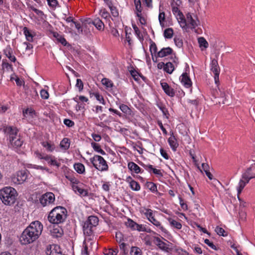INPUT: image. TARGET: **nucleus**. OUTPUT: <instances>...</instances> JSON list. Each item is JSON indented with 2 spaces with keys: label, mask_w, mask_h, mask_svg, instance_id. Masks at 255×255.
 Segmentation results:
<instances>
[{
  "label": "nucleus",
  "mask_w": 255,
  "mask_h": 255,
  "mask_svg": "<svg viewBox=\"0 0 255 255\" xmlns=\"http://www.w3.org/2000/svg\"><path fill=\"white\" fill-rule=\"evenodd\" d=\"M43 226L39 221L32 222L23 231L20 237L22 244L27 245L36 241L42 233Z\"/></svg>",
  "instance_id": "1"
},
{
  "label": "nucleus",
  "mask_w": 255,
  "mask_h": 255,
  "mask_svg": "<svg viewBox=\"0 0 255 255\" xmlns=\"http://www.w3.org/2000/svg\"><path fill=\"white\" fill-rule=\"evenodd\" d=\"M67 211L66 208L57 206L53 208L48 216V221L53 224L63 223L67 218Z\"/></svg>",
  "instance_id": "2"
},
{
  "label": "nucleus",
  "mask_w": 255,
  "mask_h": 255,
  "mask_svg": "<svg viewBox=\"0 0 255 255\" xmlns=\"http://www.w3.org/2000/svg\"><path fill=\"white\" fill-rule=\"evenodd\" d=\"M253 178H255V166L254 164L252 165L242 173L238 185L237 186L238 197L250 180Z\"/></svg>",
  "instance_id": "3"
},
{
  "label": "nucleus",
  "mask_w": 255,
  "mask_h": 255,
  "mask_svg": "<svg viewBox=\"0 0 255 255\" xmlns=\"http://www.w3.org/2000/svg\"><path fill=\"white\" fill-rule=\"evenodd\" d=\"M17 192L11 187H6L0 190V198L2 203L6 205H11L14 203Z\"/></svg>",
  "instance_id": "4"
},
{
  "label": "nucleus",
  "mask_w": 255,
  "mask_h": 255,
  "mask_svg": "<svg viewBox=\"0 0 255 255\" xmlns=\"http://www.w3.org/2000/svg\"><path fill=\"white\" fill-rule=\"evenodd\" d=\"M196 16L188 12L186 14V17L184 15H181V17L178 20V23L183 29L187 30L188 29H194L199 24V21L195 19Z\"/></svg>",
  "instance_id": "5"
},
{
  "label": "nucleus",
  "mask_w": 255,
  "mask_h": 255,
  "mask_svg": "<svg viewBox=\"0 0 255 255\" xmlns=\"http://www.w3.org/2000/svg\"><path fill=\"white\" fill-rule=\"evenodd\" d=\"M90 161L93 166L100 171H106L108 170L109 166L104 158L99 155H95L90 158Z\"/></svg>",
  "instance_id": "6"
},
{
  "label": "nucleus",
  "mask_w": 255,
  "mask_h": 255,
  "mask_svg": "<svg viewBox=\"0 0 255 255\" xmlns=\"http://www.w3.org/2000/svg\"><path fill=\"white\" fill-rule=\"evenodd\" d=\"M40 202L43 206H47L53 203L55 201V195L52 192H47L42 195L39 199Z\"/></svg>",
  "instance_id": "7"
},
{
  "label": "nucleus",
  "mask_w": 255,
  "mask_h": 255,
  "mask_svg": "<svg viewBox=\"0 0 255 255\" xmlns=\"http://www.w3.org/2000/svg\"><path fill=\"white\" fill-rule=\"evenodd\" d=\"M28 174L26 170H21L17 172L16 177L12 178L14 183L19 184L25 181L27 178Z\"/></svg>",
  "instance_id": "8"
},
{
  "label": "nucleus",
  "mask_w": 255,
  "mask_h": 255,
  "mask_svg": "<svg viewBox=\"0 0 255 255\" xmlns=\"http://www.w3.org/2000/svg\"><path fill=\"white\" fill-rule=\"evenodd\" d=\"M181 4V1L180 0H173L171 3L172 12L176 17L177 20L179 17H181V15H183L182 12L179 9Z\"/></svg>",
  "instance_id": "9"
},
{
  "label": "nucleus",
  "mask_w": 255,
  "mask_h": 255,
  "mask_svg": "<svg viewBox=\"0 0 255 255\" xmlns=\"http://www.w3.org/2000/svg\"><path fill=\"white\" fill-rule=\"evenodd\" d=\"M156 245L158 247L163 251L169 253L171 251L169 247V245L161 241L159 238H156Z\"/></svg>",
  "instance_id": "10"
},
{
  "label": "nucleus",
  "mask_w": 255,
  "mask_h": 255,
  "mask_svg": "<svg viewBox=\"0 0 255 255\" xmlns=\"http://www.w3.org/2000/svg\"><path fill=\"white\" fill-rule=\"evenodd\" d=\"M161 86L164 92L170 97H174L175 91L166 82H161Z\"/></svg>",
  "instance_id": "11"
},
{
  "label": "nucleus",
  "mask_w": 255,
  "mask_h": 255,
  "mask_svg": "<svg viewBox=\"0 0 255 255\" xmlns=\"http://www.w3.org/2000/svg\"><path fill=\"white\" fill-rule=\"evenodd\" d=\"M181 82L186 88H190L192 86V82L190 77L186 73H183L180 77Z\"/></svg>",
  "instance_id": "12"
},
{
  "label": "nucleus",
  "mask_w": 255,
  "mask_h": 255,
  "mask_svg": "<svg viewBox=\"0 0 255 255\" xmlns=\"http://www.w3.org/2000/svg\"><path fill=\"white\" fill-rule=\"evenodd\" d=\"M168 142L171 148V149L173 151H176L177 148L178 147L179 144L177 142V139L175 136L174 135L173 132L170 134V136L169 137L168 139Z\"/></svg>",
  "instance_id": "13"
},
{
  "label": "nucleus",
  "mask_w": 255,
  "mask_h": 255,
  "mask_svg": "<svg viewBox=\"0 0 255 255\" xmlns=\"http://www.w3.org/2000/svg\"><path fill=\"white\" fill-rule=\"evenodd\" d=\"M17 131L18 130L16 128L11 127H7L5 129V132L9 135V140L11 139L16 138Z\"/></svg>",
  "instance_id": "14"
},
{
  "label": "nucleus",
  "mask_w": 255,
  "mask_h": 255,
  "mask_svg": "<svg viewBox=\"0 0 255 255\" xmlns=\"http://www.w3.org/2000/svg\"><path fill=\"white\" fill-rule=\"evenodd\" d=\"M128 167L131 172L136 174L142 173L143 171L138 165L132 161L128 163Z\"/></svg>",
  "instance_id": "15"
},
{
  "label": "nucleus",
  "mask_w": 255,
  "mask_h": 255,
  "mask_svg": "<svg viewBox=\"0 0 255 255\" xmlns=\"http://www.w3.org/2000/svg\"><path fill=\"white\" fill-rule=\"evenodd\" d=\"M3 52L4 55L12 62H15L16 61V58L14 55H12V50L10 45H8L4 49Z\"/></svg>",
  "instance_id": "16"
},
{
  "label": "nucleus",
  "mask_w": 255,
  "mask_h": 255,
  "mask_svg": "<svg viewBox=\"0 0 255 255\" xmlns=\"http://www.w3.org/2000/svg\"><path fill=\"white\" fill-rule=\"evenodd\" d=\"M44 160L47 161L50 165L56 166L59 167L60 166V163L58 162L55 157L50 155H46L44 157Z\"/></svg>",
  "instance_id": "17"
},
{
  "label": "nucleus",
  "mask_w": 255,
  "mask_h": 255,
  "mask_svg": "<svg viewBox=\"0 0 255 255\" xmlns=\"http://www.w3.org/2000/svg\"><path fill=\"white\" fill-rule=\"evenodd\" d=\"M93 226L90 225L87 222H85L83 227V232L85 235L91 236L93 232Z\"/></svg>",
  "instance_id": "18"
},
{
  "label": "nucleus",
  "mask_w": 255,
  "mask_h": 255,
  "mask_svg": "<svg viewBox=\"0 0 255 255\" xmlns=\"http://www.w3.org/2000/svg\"><path fill=\"white\" fill-rule=\"evenodd\" d=\"M105 1L110 9L112 15L114 17H118L119 16L118 10L115 6H113L112 1L111 0H106Z\"/></svg>",
  "instance_id": "19"
},
{
  "label": "nucleus",
  "mask_w": 255,
  "mask_h": 255,
  "mask_svg": "<svg viewBox=\"0 0 255 255\" xmlns=\"http://www.w3.org/2000/svg\"><path fill=\"white\" fill-rule=\"evenodd\" d=\"M211 70L214 74H220V68L217 60L213 59L211 63Z\"/></svg>",
  "instance_id": "20"
},
{
  "label": "nucleus",
  "mask_w": 255,
  "mask_h": 255,
  "mask_svg": "<svg viewBox=\"0 0 255 255\" xmlns=\"http://www.w3.org/2000/svg\"><path fill=\"white\" fill-rule=\"evenodd\" d=\"M172 49L170 47L163 48L157 53V56L159 57H163L171 54Z\"/></svg>",
  "instance_id": "21"
},
{
  "label": "nucleus",
  "mask_w": 255,
  "mask_h": 255,
  "mask_svg": "<svg viewBox=\"0 0 255 255\" xmlns=\"http://www.w3.org/2000/svg\"><path fill=\"white\" fill-rule=\"evenodd\" d=\"M72 188L75 192H78L80 195H82L83 196H87L88 195V192L87 190L80 188L79 184L72 186Z\"/></svg>",
  "instance_id": "22"
},
{
  "label": "nucleus",
  "mask_w": 255,
  "mask_h": 255,
  "mask_svg": "<svg viewBox=\"0 0 255 255\" xmlns=\"http://www.w3.org/2000/svg\"><path fill=\"white\" fill-rule=\"evenodd\" d=\"M149 221L155 226L158 228L161 232L166 233V230L161 225L160 222L153 217Z\"/></svg>",
  "instance_id": "23"
},
{
  "label": "nucleus",
  "mask_w": 255,
  "mask_h": 255,
  "mask_svg": "<svg viewBox=\"0 0 255 255\" xmlns=\"http://www.w3.org/2000/svg\"><path fill=\"white\" fill-rule=\"evenodd\" d=\"M92 24L94 25L98 30H104V24L99 18L94 19L92 21Z\"/></svg>",
  "instance_id": "24"
},
{
  "label": "nucleus",
  "mask_w": 255,
  "mask_h": 255,
  "mask_svg": "<svg viewBox=\"0 0 255 255\" xmlns=\"http://www.w3.org/2000/svg\"><path fill=\"white\" fill-rule=\"evenodd\" d=\"M86 222L88 223L91 225L93 226L94 227H96L98 224L99 219L95 216H90L86 221Z\"/></svg>",
  "instance_id": "25"
},
{
  "label": "nucleus",
  "mask_w": 255,
  "mask_h": 255,
  "mask_svg": "<svg viewBox=\"0 0 255 255\" xmlns=\"http://www.w3.org/2000/svg\"><path fill=\"white\" fill-rule=\"evenodd\" d=\"M158 20L160 26L162 27H164L166 26L165 25V14L164 11H161L160 8H159V13L158 15Z\"/></svg>",
  "instance_id": "26"
},
{
  "label": "nucleus",
  "mask_w": 255,
  "mask_h": 255,
  "mask_svg": "<svg viewBox=\"0 0 255 255\" xmlns=\"http://www.w3.org/2000/svg\"><path fill=\"white\" fill-rule=\"evenodd\" d=\"M74 167L76 172L79 174H84L85 172V166L81 163H75Z\"/></svg>",
  "instance_id": "27"
},
{
  "label": "nucleus",
  "mask_w": 255,
  "mask_h": 255,
  "mask_svg": "<svg viewBox=\"0 0 255 255\" xmlns=\"http://www.w3.org/2000/svg\"><path fill=\"white\" fill-rule=\"evenodd\" d=\"M134 3L135 6V13L136 16H139L142 11V7L140 0H134Z\"/></svg>",
  "instance_id": "28"
},
{
  "label": "nucleus",
  "mask_w": 255,
  "mask_h": 255,
  "mask_svg": "<svg viewBox=\"0 0 255 255\" xmlns=\"http://www.w3.org/2000/svg\"><path fill=\"white\" fill-rule=\"evenodd\" d=\"M70 144V142L69 138L65 137L60 142V146L61 148L67 150L69 148Z\"/></svg>",
  "instance_id": "29"
},
{
  "label": "nucleus",
  "mask_w": 255,
  "mask_h": 255,
  "mask_svg": "<svg viewBox=\"0 0 255 255\" xmlns=\"http://www.w3.org/2000/svg\"><path fill=\"white\" fill-rule=\"evenodd\" d=\"M53 36L54 37L56 38L57 40L59 42L61 43L64 46H66L67 45L68 43L63 36L60 35L57 32H54Z\"/></svg>",
  "instance_id": "30"
},
{
  "label": "nucleus",
  "mask_w": 255,
  "mask_h": 255,
  "mask_svg": "<svg viewBox=\"0 0 255 255\" xmlns=\"http://www.w3.org/2000/svg\"><path fill=\"white\" fill-rule=\"evenodd\" d=\"M23 33L26 37L27 40L30 42L33 41V34L26 27L23 28Z\"/></svg>",
  "instance_id": "31"
},
{
  "label": "nucleus",
  "mask_w": 255,
  "mask_h": 255,
  "mask_svg": "<svg viewBox=\"0 0 255 255\" xmlns=\"http://www.w3.org/2000/svg\"><path fill=\"white\" fill-rule=\"evenodd\" d=\"M175 69V66L172 62H167L165 65L164 71L168 74H171Z\"/></svg>",
  "instance_id": "32"
},
{
  "label": "nucleus",
  "mask_w": 255,
  "mask_h": 255,
  "mask_svg": "<svg viewBox=\"0 0 255 255\" xmlns=\"http://www.w3.org/2000/svg\"><path fill=\"white\" fill-rule=\"evenodd\" d=\"M11 144L15 147H20L23 143V141L20 139L19 137L17 136L16 138L11 139L10 140Z\"/></svg>",
  "instance_id": "33"
},
{
  "label": "nucleus",
  "mask_w": 255,
  "mask_h": 255,
  "mask_svg": "<svg viewBox=\"0 0 255 255\" xmlns=\"http://www.w3.org/2000/svg\"><path fill=\"white\" fill-rule=\"evenodd\" d=\"M168 221L170 225H171V226H172L178 230L181 229L182 226L180 222H179L172 218L168 219Z\"/></svg>",
  "instance_id": "34"
},
{
  "label": "nucleus",
  "mask_w": 255,
  "mask_h": 255,
  "mask_svg": "<svg viewBox=\"0 0 255 255\" xmlns=\"http://www.w3.org/2000/svg\"><path fill=\"white\" fill-rule=\"evenodd\" d=\"M66 178L70 182L72 187V186H75L77 184H81L80 181L73 176L67 175L66 176Z\"/></svg>",
  "instance_id": "35"
},
{
  "label": "nucleus",
  "mask_w": 255,
  "mask_h": 255,
  "mask_svg": "<svg viewBox=\"0 0 255 255\" xmlns=\"http://www.w3.org/2000/svg\"><path fill=\"white\" fill-rule=\"evenodd\" d=\"M42 145L46 148V150L48 151L52 152L55 149V146L54 144H51L48 141H43L41 142Z\"/></svg>",
  "instance_id": "36"
},
{
  "label": "nucleus",
  "mask_w": 255,
  "mask_h": 255,
  "mask_svg": "<svg viewBox=\"0 0 255 255\" xmlns=\"http://www.w3.org/2000/svg\"><path fill=\"white\" fill-rule=\"evenodd\" d=\"M130 255H142V252L141 249L137 247H132L130 249Z\"/></svg>",
  "instance_id": "37"
},
{
  "label": "nucleus",
  "mask_w": 255,
  "mask_h": 255,
  "mask_svg": "<svg viewBox=\"0 0 255 255\" xmlns=\"http://www.w3.org/2000/svg\"><path fill=\"white\" fill-rule=\"evenodd\" d=\"M90 96L91 97L94 96L96 99L100 102V103L103 105H105L106 103L103 97L100 95L99 93H90Z\"/></svg>",
  "instance_id": "38"
},
{
  "label": "nucleus",
  "mask_w": 255,
  "mask_h": 255,
  "mask_svg": "<svg viewBox=\"0 0 255 255\" xmlns=\"http://www.w3.org/2000/svg\"><path fill=\"white\" fill-rule=\"evenodd\" d=\"M173 34V30L171 28H167L164 31V36L166 38H171Z\"/></svg>",
  "instance_id": "39"
},
{
  "label": "nucleus",
  "mask_w": 255,
  "mask_h": 255,
  "mask_svg": "<svg viewBox=\"0 0 255 255\" xmlns=\"http://www.w3.org/2000/svg\"><path fill=\"white\" fill-rule=\"evenodd\" d=\"M137 223L130 219H128L126 225L128 227L130 228L132 230H135Z\"/></svg>",
  "instance_id": "40"
},
{
  "label": "nucleus",
  "mask_w": 255,
  "mask_h": 255,
  "mask_svg": "<svg viewBox=\"0 0 255 255\" xmlns=\"http://www.w3.org/2000/svg\"><path fill=\"white\" fill-rule=\"evenodd\" d=\"M120 110L125 114L130 115L131 114V110L126 105L122 104L120 106Z\"/></svg>",
  "instance_id": "41"
},
{
  "label": "nucleus",
  "mask_w": 255,
  "mask_h": 255,
  "mask_svg": "<svg viewBox=\"0 0 255 255\" xmlns=\"http://www.w3.org/2000/svg\"><path fill=\"white\" fill-rule=\"evenodd\" d=\"M146 186L152 192H156L157 191V186L153 182H147L146 183Z\"/></svg>",
  "instance_id": "42"
},
{
  "label": "nucleus",
  "mask_w": 255,
  "mask_h": 255,
  "mask_svg": "<svg viewBox=\"0 0 255 255\" xmlns=\"http://www.w3.org/2000/svg\"><path fill=\"white\" fill-rule=\"evenodd\" d=\"M157 106L162 111L163 115L168 118L167 115H168V112L166 107L161 103H157Z\"/></svg>",
  "instance_id": "43"
},
{
  "label": "nucleus",
  "mask_w": 255,
  "mask_h": 255,
  "mask_svg": "<svg viewBox=\"0 0 255 255\" xmlns=\"http://www.w3.org/2000/svg\"><path fill=\"white\" fill-rule=\"evenodd\" d=\"M198 43L200 47H203L206 48L208 47V43L204 37H200L198 38Z\"/></svg>",
  "instance_id": "44"
},
{
  "label": "nucleus",
  "mask_w": 255,
  "mask_h": 255,
  "mask_svg": "<svg viewBox=\"0 0 255 255\" xmlns=\"http://www.w3.org/2000/svg\"><path fill=\"white\" fill-rule=\"evenodd\" d=\"M149 50L152 55H153V54H156L157 53V48L156 45L152 41H150Z\"/></svg>",
  "instance_id": "45"
},
{
  "label": "nucleus",
  "mask_w": 255,
  "mask_h": 255,
  "mask_svg": "<svg viewBox=\"0 0 255 255\" xmlns=\"http://www.w3.org/2000/svg\"><path fill=\"white\" fill-rule=\"evenodd\" d=\"M132 27L133 28V30L134 31L135 34L136 35L137 37L139 38V39L140 40H143V35L141 33V32H140V30H139L138 28L137 27V26L134 24V25H132Z\"/></svg>",
  "instance_id": "46"
},
{
  "label": "nucleus",
  "mask_w": 255,
  "mask_h": 255,
  "mask_svg": "<svg viewBox=\"0 0 255 255\" xmlns=\"http://www.w3.org/2000/svg\"><path fill=\"white\" fill-rule=\"evenodd\" d=\"M100 14L105 19H108L110 17V13L105 8H103L100 10Z\"/></svg>",
  "instance_id": "47"
},
{
  "label": "nucleus",
  "mask_w": 255,
  "mask_h": 255,
  "mask_svg": "<svg viewBox=\"0 0 255 255\" xmlns=\"http://www.w3.org/2000/svg\"><path fill=\"white\" fill-rule=\"evenodd\" d=\"M131 189L134 191H139L140 189V186L139 183L135 181H131V183L129 184Z\"/></svg>",
  "instance_id": "48"
},
{
  "label": "nucleus",
  "mask_w": 255,
  "mask_h": 255,
  "mask_svg": "<svg viewBox=\"0 0 255 255\" xmlns=\"http://www.w3.org/2000/svg\"><path fill=\"white\" fill-rule=\"evenodd\" d=\"M215 232L217 233L218 235L219 236H222L224 237L227 236V234L226 231L222 228L220 227L219 226H217L216 227Z\"/></svg>",
  "instance_id": "49"
},
{
  "label": "nucleus",
  "mask_w": 255,
  "mask_h": 255,
  "mask_svg": "<svg viewBox=\"0 0 255 255\" xmlns=\"http://www.w3.org/2000/svg\"><path fill=\"white\" fill-rule=\"evenodd\" d=\"M118 250L117 249H109L105 250L104 254L105 255H117Z\"/></svg>",
  "instance_id": "50"
},
{
  "label": "nucleus",
  "mask_w": 255,
  "mask_h": 255,
  "mask_svg": "<svg viewBox=\"0 0 255 255\" xmlns=\"http://www.w3.org/2000/svg\"><path fill=\"white\" fill-rule=\"evenodd\" d=\"M102 84L107 88H112L113 87V83L112 81L107 78H104L102 80Z\"/></svg>",
  "instance_id": "51"
},
{
  "label": "nucleus",
  "mask_w": 255,
  "mask_h": 255,
  "mask_svg": "<svg viewBox=\"0 0 255 255\" xmlns=\"http://www.w3.org/2000/svg\"><path fill=\"white\" fill-rule=\"evenodd\" d=\"M81 254L82 255H89L88 252V245L86 241L83 242Z\"/></svg>",
  "instance_id": "52"
},
{
  "label": "nucleus",
  "mask_w": 255,
  "mask_h": 255,
  "mask_svg": "<svg viewBox=\"0 0 255 255\" xmlns=\"http://www.w3.org/2000/svg\"><path fill=\"white\" fill-rule=\"evenodd\" d=\"M175 45L179 48H181L183 46V40L180 37L176 36L174 39Z\"/></svg>",
  "instance_id": "53"
},
{
  "label": "nucleus",
  "mask_w": 255,
  "mask_h": 255,
  "mask_svg": "<svg viewBox=\"0 0 255 255\" xmlns=\"http://www.w3.org/2000/svg\"><path fill=\"white\" fill-rule=\"evenodd\" d=\"M144 215L146 216L148 220L149 221L154 216H153V212L151 209H145V212L144 213Z\"/></svg>",
  "instance_id": "54"
},
{
  "label": "nucleus",
  "mask_w": 255,
  "mask_h": 255,
  "mask_svg": "<svg viewBox=\"0 0 255 255\" xmlns=\"http://www.w3.org/2000/svg\"><path fill=\"white\" fill-rule=\"evenodd\" d=\"M179 203L182 209L185 211L188 210V206L186 203H184L183 199L181 197H179Z\"/></svg>",
  "instance_id": "55"
},
{
  "label": "nucleus",
  "mask_w": 255,
  "mask_h": 255,
  "mask_svg": "<svg viewBox=\"0 0 255 255\" xmlns=\"http://www.w3.org/2000/svg\"><path fill=\"white\" fill-rule=\"evenodd\" d=\"M40 96L42 99H47L49 98V93L46 90L42 89L40 91Z\"/></svg>",
  "instance_id": "56"
},
{
  "label": "nucleus",
  "mask_w": 255,
  "mask_h": 255,
  "mask_svg": "<svg viewBox=\"0 0 255 255\" xmlns=\"http://www.w3.org/2000/svg\"><path fill=\"white\" fill-rule=\"evenodd\" d=\"M76 86L78 88L80 91H81L83 89V83L81 79H77Z\"/></svg>",
  "instance_id": "57"
},
{
  "label": "nucleus",
  "mask_w": 255,
  "mask_h": 255,
  "mask_svg": "<svg viewBox=\"0 0 255 255\" xmlns=\"http://www.w3.org/2000/svg\"><path fill=\"white\" fill-rule=\"evenodd\" d=\"M64 124L68 127H72L74 125V122L71 120L66 119L64 120Z\"/></svg>",
  "instance_id": "58"
},
{
  "label": "nucleus",
  "mask_w": 255,
  "mask_h": 255,
  "mask_svg": "<svg viewBox=\"0 0 255 255\" xmlns=\"http://www.w3.org/2000/svg\"><path fill=\"white\" fill-rule=\"evenodd\" d=\"M204 243L207 244L208 246H209L211 248H212V249L214 250H217V247H216L215 245H214V244L210 242L209 241V240L208 239H205L204 240Z\"/></svg>",
  "instance_id": "59"
},
{
  "label": "nucleus",
  "mask_w": 255,
  "mask_h": 255,
  "mask_svg": "<svg viewBox=\"0 0 255 255\" xmlns=\"http://www.w3.org/2000/svg\"><path fill=\"white\" fill-rule=\"evenodd\" d=\"M62 230L59 228H55L53 229V234H56L55 236L57 237H61L62 235Z\"/></svg>",
  "instance_id": "60"
},
{
  "label": "nucleus",
  "mask_w": 255,
  "mask_h": 255,
  "mask_svg": "<svg viewBox=\"0 0 255 255\" xmlns=\"http://www.w3.org/2000/svg\"><path fill=\"white\" fill-rule=\"evenodd\" d=\"M48 1V4L49 6L52 7H56L57 5L58 4V1L57 0H47Z\"/></svg>",
  "instance_id": "61"
},
{
  "label": "nucleus",
  "mask_w": 255,
  "mask_h": 255,
  "mask_svg": "<svg viewBox=\"0 0 255 255\" xmlns=\"http://www.w3.org/2000/svg\"><path fill=\"white\" fill-rule=\"evenodd\" d=\"M91 146H92L93 149L98 152L101 149L100 145L96 142H92L91 143Z\"/></svg>",
  "instance_id": "62"
},
{
  "label": "nucleus",
  "mask_w": 255,
  "mask_h": 255,
  "mask_svg": "<svg viewBox=\"0 0 255 255\" xmlns=\"http://www.w3.org/2000/svg\"><path fill=\"white\" fill-rule=\"evenodd\" d=\"M176 252L178 255H188L189 253L185 250H184L182 248H179L177 249Z\"/></svg>",
  "instance_id": "63"
},
{
  "label": "nucleus",
  "mask_w": 255,
  "mask_h": 255,
  "mask_svg": "<svg viewBox=\"0 0 255 255\" xmlns=\"http://www.w3.org/2000/svg\"><path fill=\"white\" fill-rule=\"evenodd\" d=\"M2 67L3 69H5L7 71L12 68V65L11 64H9L7 62H3L2 63Z\"/></svg>",
  "instance_id": "64"
}]
</instances>
